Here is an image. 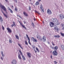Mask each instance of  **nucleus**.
<instances>
[{
  "label": "nucleus",
  "instance_id": "nucleus-59",
  "mask_svg": "<svg viewBox=\"0 0 64 64\" xmlns=\"http://www.w3.org/2000/svg\"><path fill=\"white\" fill-rule=\"evenodd\" d=\"M50 53H52V51H50Z\"/></svg>",
  "mask_w": 64,
  "mask_h": 64
},
{
  "label": "nucleus",
  "instance_id": "nucleus-25",
  "mask_svg": "<svg viewBox=\"0 0 64 64\" xmlns=\"http://www.w3.org/2000/svg\"><path fill=\"white\" fill-rule=\"evenodd\" d=\"M15 36L16 38L17 39H18V40H19V36H18L17 35H16Z\"/></svg>",
  "mask_w": 64,
  "mask_h": 64
},
{
  "label": "nucleus",
  "instance_id": "nucleus-47",
  "mask_svg": "<svg viewBox=\"0 0 64 64\" xmlns=\"http://www.w3.org/2000/svg\"><path fill=\"white\" fill-rule=\"evenodd\" d=\"M50 57L52 58V56H51Z\"/></svg>",
  "mask_w": 64,
  "mask_h": 64
},
{
  "label": "nucleus",
  "instance_id": "nucleus-23",
  "mask_svg": "<svg viewBox=\"0 0 64 64\" xmlns=\"http://www.w3.org/2000/svg\"><path fill=\"white\" fill-rule=\"evenodd\" d=\"M60 35L62 36V37H64V33H62V32H60Z\"/></svg>",
  "mask_w": 64,
  "mask_h": 64
},
{
  "label": "nucleus",
  "instance_id": "nucleus-18",
  "mask_svg": "<svg viewBox=\"0 0 64 64\" xmlns=\"http://www.w3.org/2000/svg\"><path fill=\"white\" fill-rule=\"evenodd\" d=\"M2 13H3L4 17H6V18H8V17H7V15H6L4 13V12H3V10H2Z\"/></svg>",
  "mask_w": 64,
  "mask_h": 64
},
{
  "label": "nucleus",
  "instance_id": "nucleus-45",
  "mask_svg": "<svg viewBox=\"0 0 64 64\" xmlns=\"http://www.w3.org/2000/svg\"><path fill=\"white\" fill-rule=\"evenodd\" d=\"M14 0V1H15V2H16V3H17V1L16 0Z\"/></svg>",
  "mask_w": 64,
  "mask_h": 64
},
{
  "label": "nucleus",
  "instance_id": "nucleus-8",
  "mask_svg": "<svg viewBox=\"0 0 64 64\" xmlns=\"http://www.w3.org/2000/svg\"><path fill=\"white\" fill-rule=\"evenodd\" d=\"M54 24L52 22H50V25L51 27H53L54 26Z\"/></svg>",
  "mask_w": 64,
  "mask_h": 64
},
{
  "label": "nucleus",
  "instance_id": "nucleus-52",
  "mask_svg": "<svg viewBox=\"0 0 64 64\" xmlns=\"http://www.w3.org/2000/svg\"><path fill=\"white\" fill-rule=\"evenodd\" d=\"M34 21H35V18H34Z\"/></svg>",
  "mask_w": 64,
  "mask_h": 64
},
{
  "label": "nucleus",
  "instance_id": "nucleus-19",
  "mask_svg": "<svg viewBox=\"0 0 64 64\" xmlns=\"http://www.w3.org/2000/svg\"><path fill=\"white\" fill-rule=\"evenodd\" d=\"M54 37L55 38H59L60 37V36H59V35H58L57 36H54Z\"/></svg>",
  "mask_w": 64,
  "mask_h": 64
},
{
  "label": "nucleus",
  "instance_id": "nucleus-26",
  "mask_svg": "<svg viewBox=\"0 0 64 64\" xmlns=\"http://www.w3.org/2000/svg\"><path fill=\"white\" fill-rule=\"evenodd\" d=\"M39 4V3L38 2H36V5H38Z\"/></svg>",
  "mask_w": 64,
  "mask_h": 64
},
{
  "label": "nucleus",
  "instance_id": "nucleus-42",
  "mask_svg": "<svg viewBox=\"0 0 64 64\" xmlns=\"http://www.w3.org/2000/svg\"><path fill=\"white\" fill-rule=\"evenodd\" d=\"M62 27H64V24H62Z\"/></svg>",
  "mask_w": 64,
  "mask_h": 64
},
{
  "label": "nucleus",
  "instance_id": "nucleus-2",
  "mask_svg": "<svg viewBox=\"0 0 64 64\" xmlns=\"http://www.w3.org/2000/svg\"><path fill=\"white\" fill-rule=\"evenodd\" d=\"M59 18L61 20H63L64 18V15L62 14H60L58 15Z\"/></svg>",
  "mask_w": 64,
  "mask_h": 64
},
{
  "label": "nucleus",
  "instance_id": "nucleus-53",
  "mask_svg": "<svg viewBox=\"0 0 64 64\" xmlns=\"http://www.w3.org/2000/svg\"><path fill=\"white\" fill-rule=\"evenodd\" d=\"M12 8H13V6H12Z\"/></svg>",
  "mask_w": 64,
  "mask_h": 64
},
{
  "label": "nucleus",
  "instance_id": "nucleus-16",
  "mask_svg": "<svg viewBox=\"0 0 64 64\" xmlns=\"http://www.w3.org/2000/svg\"><path fill=\"white\" fill-rule=\"evenodd\" d=\"M40 7L41 9L42 10V11L43 12H44V9H43V8L42 6H41Z\"/></svg>",
  "mask_w": 64,
  "mask_h": 64
},
{
  "label": "nucleus",
  "instance_id": "nucleus-30",
  "mask_svg": "<svg viewBox=\"0 0 64 64\" xmlns=\"http://www.w3.org/2000/svg\"><path fill=\"white\" fill-rule=\"evenodd\" d=\"M3 52H1V54L2 55V56L3 57H4V54H3Z\"/></svg>",
  "mask_w": 64,
  "mask_h": 64
},
{
  "label": "nucleus",
  "instance_id": "nucleus-40",
  "mask_svg": "<svg viewBox=\"0 0 64 64\" xmlns=\"http://www.w3.org/2000/svg\"><path fill=\"white\" fill-rule=\"evenodd\" d=\"M13 24L14 25H15V22H13Z\"/></svg>",
  "mask_w": 64,
  "mask_h": 64
},
{
  "label": "nucleus",
  "instance_id": "nucleus-43",
  "mask_svg": "<svg viewBox=\"0 0 64 64\" xmlns=\"http://www.w3.org/2000/svg\"><path fill=\"white\" fill-rule=\"evenodd\" d=\"M29 9L30 10H31V7H30V6H29Z\"/></svg>",
  "mask_w": 64,
  "mask_h": 64
},
{
  "label": "nucleus",
  "instance_id": "nucleus-20",
  "mask_svg": "<svg viewBox=\"0 0 64 64\" xmlns=\"http://www.w3.org/2000/svg\"><path fill=\"white\" fill-rule=\"evenodd\" d=\"M54 29L55 30H57V31H58L59 30V29L57 27H57H55L54 28Z\"/></svg>",
  "mask_w": 64,
  "mask_h": 64
},
{
  "label": "nucleus",
  "instance_id": "nucleus-10",
  "mask_svg": "<svg viewBox=\"0 0 64 64\" xmlns=\"http://www.w3.org/2000/svg\"><path fill=\"white\" fill-rule=\"evenodd\" d=\"M47 13H48V14H52L51 11L49 9H48L47 10Z\"/></svg>",
  "mask_w": 64,
  "mask_h": 64
},
{
  "label": "nucleus",
  "instance_id": "nucleus-57",
  "mask_svg": "<svg viewBox=\"0 0 64 64\" xmlns=\"http://www.w3.org/2000/svg\"><path fill=\"white\" fill-rule=\"evenodd\" d=\"M37 38L38 39V36H37Z\"/></svg>",
  "mask_w": 64,
  "mask_h": 64
},
{
  "label": "nucleus",
  "instance_id": "nucleus-13",
  "mask_svg": "<svg viewBox=\"0 0 64 64\" xmlns=\"http://www.w3.org/2000/svg\"><path fill=\"white\" fill-rule=\"evenodd\" d=\"M12 63L13 64H16V60H13L12 61Z\"/></svg>",
  "mask_w": 64,
  "mask_h": 64
},
{
  "label": "nucleus",
  "instance_id": "nucleus-41",
  "mask_svg": "<svg viewBox=\"0 0 64 64\" xmlns=\"http://www.w3.org/2000/svg\"><path fill=\"white\" fill-rule=\"evenodd\" d=\"M14 25L13 24H12L11 25V26L12 27H13L14 26Z\"/></svg>",
  "mask_w": 64,
  "mask_h": 64
},
{
  "label": "nucleus",
  "instance_id": "nucleus-17",
  "mask_svg": "<svg viewBox=\"0 0 64 64\" xmlns=\"http://www.w3.org/2000/svg\"><path fill=\"white\" fill-rule=\"evenodd\" d=\"M58 46H55L54 49V50H57L58 49Z\"/></svg>",
  "mask_w": 64,
  "mask_h": 64
},
{
  "label": "nucleus",
  "instance_id": "nucleus-6",
  "mask_svg": "<svg viewBox=\"0 0 64 64\" xmlns=\"http://www.w3.org/2000/svg\"><path fill=\"white\" fill-rule=\"evenodd\" d=\"M7 30L8 32V33H12V30L9 28H7Z\"/></svg>",
  "mask_w": 64,
  "mask_h": 64
},
{
  "label": "nucleus",
  "instance_id": "nucleus-24",
  "mask_svg": "<svg viewBox=\"0 0 64 64\" xmlns=\"http://www.w3.org/2000/svg\"><path fill=\"white\" fill-rule=\"evenodd\" d=\"M61 47L62 50H64V45H62L61 46Z\"/></svg>",
  "mask_w": 64,
  "mask_h": 64
},
{
  "label": "nucleus",
  "instance_id": "nucleus-48",
  "mask_svg": "<svg viewBox=\"0 0 64 64\" xmlns=\"http://www.w3.org/2000/svg\"><path fill=\"white\" fill-rule=\"evenodd\" d=\"M38 2H40V1H41V0H38Z\"/></svg>",
  "mask_w": 64,
  "mask_h": 64
},
{
  "label": "nucleus",
  "instance_id": "nucleus-14",
  "mask_svg": "<svg viewBox=\"0 0 64 64\" xmlns=\"http://www.w3.org/2000/svg\"><path fill=\"white\" fill-rule=\"evenodd\" d=\"M23 14L25 16H26V17L28 16V14L27 13H26V12H23Z\"/></svg>",
  "mask_w": 64,
  "mask_h": 64
},
{
  "label": "nucleus",
  "instance_id": "nucleus-9",
  "mask_svg": "<svg viewBox=\"0 0 64 64\" xmlns=\"http://www.w3.org/2000/svg\"><path fill=\"white\" fill-rule=\"evenodd\" d=\"M32 41L34 42H38V40H37L36 38H34V37H32Z\"/></svg>",
  "mask_w": 64,
  "mask_h": 64
},
{
  "label": "nucleus",
  "instance_id": "nucleus-29",
  "mask_svg": "<svg viewBox=\"0 0 64 64\" xmlns=\"http://www.w3.org/2000/svg\"><path fill=\"white\" fill-rule=\"evenodd\" d=\"M36 50L37 51H38V52H39L40 51L39 50H38V48H36Z\"/></svg>",
  "mask_w": 64,
  "mask_h": 64
},
{
  "label": "nucleus",
  "instance_id": "nucleus-56",
  "mask_svg": "<svg viewBox=\"0 0 64 64\" xmlns=\"http://www.w3.org/2000/svg\"><path fill=\"white\" fill-rule=\"evenodd\" d=\"M62 29L64 30V27L62 28Z\"/></svg>",
  "mask_w": 64,
  "mask_h": 64
},
{
  "label": "nucleus",
  "instance_id": "nucleus-46",
  "mask_svg": "<svg viewBox=\"0 0 64 64\" xmlns=\"http://www.w3.org/2000/svg\"><path fill=\"white\" fill-rule=\"evenodd\" d=\"M1 58L2 60H3V58H2V57H1Z\"/></svg>",
  "mask_w": 64,
  "mask_h": 64
},
{
  "label": "nucleus",
  "instance_id": "nucleus-5",
  "mask_svg": "<svg viewBox=\"0 0 64 64\" xmlns=\"http://www.w3.org/2000/svg\"><path fill=\"white\" fill-rule=\"evenodd\" d=\"M19 22L21 25L22 26V28H24V29H26V27L24 25V24H22V23H21L19 21Z\"/></svg>",
  "mask_w": 64,
  "mask_h": 64
},
{
  "label": "nucleus",
  "instance_id": "nucleus-4",
  "mask_svg": "<svg viewBox=\"0 0 64 64\" xmlns=\"http://www.w3.org/2000/svg\"><path fill=\"white\" fill-rule=\"evenodd\" d=\"M19 52H20V55H21L22 56V57L23 58V59H24V60H26L25 58V57H24V56L23 55V54H22V52H21V50H19Z\"/></svg>",
  "mask_w": 64,
  "mask_h": 64
},
{
  "label": "nucleus",
  "instance_id": "nucleus-55",
  "mask_svg": "<svg viewBox=\"0 0 64 64\" xmlns=\"http://www.w3.org/2000/svg\"><path fill=\"white\" fill-rule=\"evenodd\" d=\"M33 48H35V46Z\"/></svg>",
  "mask_w": 64,
  "mask_h": 64
},
{
  "label": "nucleus",
  "instance_id": "nucleus-33",
  "mask_svg": "<svg viewBox=\"0 0 64 64\" xmlns=\"http://www.w3.org/2000/svg\"><path fill=\"white\" fill-rule=\"evenodd\" d=\"M0 20H1L2 21H3V20H2V18L1 16H0Z\"/></svg>",
  "mask_w": 64,
  "mask_h": 64
},
{
  "label": "nucleus",
  "instance_id": "nucleus-44",
  "mask_svg": "<svg viewBox=\"0 0 64 64\" xmlns=\"http://www.w3.org/2000/svg\"><path fill=\"white\" fill-rule=\"evenodd\" d=\"M24 24H26V22L25 21H24Z\"/></svg>",
  "mask_w": 64,
  "mask_h": 64
},
{
  "label": "nucleus",
  "instance_id": "nucleus-21",
  "mask_svg": "<svg viewBox=\"0 0 64 64\" xmlns=\"http://www.w3.org/2000/svg\"><path fill=\"white\" fill-rule=\"evenodd\" d=\"M8 10H10V12L11 13H13V11L12 10H11V9H10V8H9Z\"/></svg>",
  "mask_w": 64,
  "mask_h": 64
},
{
  "label": "nucleus",
  "instance_id": "nucleus-27",
  "mask_svg": "<svg viewBox=\"0 0 64 64\" xmlns=\"http://www.w3.org/2000/svg\"><path fill=\"white\" fill-rule=\"evenodd\" d=\"M35 12L36 13H37V14H40L39 12H38L36 10H35Z\"/></svg>",
  "mask_w": 64,
  "mask_h": 64
},
{
  "label": "nucleus",
  "instance_id": "nucleus-38",
  "mask_svg": "<svg viewBox=\"0 0 64 64\" xmlns=\"http://www.w3.org/2000/svg\"><path fill=\"white\" fill-rule=\"evenodd\" d=\"M52 45H53V46H55V44H54V43H53V42H52Z\"/></svg>",
  "mask_w": 64,
  "mask_h": 64
},
{
  "label": "nucleus",
  "instance_id": "nucleus-54",
  "mask_svg": "<svg viewBox=\"0 0 64 64\" xmlns=\"http://www.w3.org/2000/svg\"><path fill=\"white\" fill-rule=\"evenodd\" d=\"M6 1V2H7L8 1H7V0H5Z\"/></svg>",
  "mask_w": 64,
  "mask_h": 64
},
{
  "label": "nucleus",
  "instance_id": "nucleus-22",
  "mask_svg": "<svg viewBox=\"0 0 64 64\" xmlns=\"http://www.w3.org/2000/svg\"><path fill=\"white\" fill-rule=\"evenodd\" d=\"M18 58L20 59V60H21V56L20 55V54H18Z\"/></svg>",
  "mask_w": 64,
  "mask_h": 64
},
{
  "label": "nucleus",
  "instance_id": "nucleus-12",
  "mask_svg": "<svg viewBox=\"0 0 64 64\" xmlns=\"http://www.w3.org/2000/svg\"><path fill=\"white\" fill-rule=\"evenodd\" d=\"M53 21L55 22H56V23H58V20L56 18H55L54 20Z\"/></svg>",
  "mask_w": 64,
  "mask_h": 64
},
{
  "label": "nucleus",
  "instance_id": "nucleus-28",
  "mask_svg": "<svg viewBox=\"0 0 64 64\" xmlns=\"http://www.w3.org/2000/svg\"><path fill=\"white\" fill-rule=\"evenodd\" d=\"M18 45L19 46H20V47L22 49H23V48L22 47V46H21V45H20V44H18Z\"/></svg>",
  "mask_w": 64,
  "mask_h": 64
},
{
  "label": "nucleus",
  "instance_id": "nucleus-39",
  "mask_svg": "<svg viewBox=\"0 0 64 64\" xmlns=\"http://www.w3.org/2000/svg\"><path fill=\"white\" fill-rule=\"evenodd\" d=\"M54 62L55 64H57V62L56 61H54Z\"/></svg>",
  "mask_w": 64,
  "mask_h": 64
},
{
  "label": "nucleus",
  "instance_id": "nucleus-51",
  "mask_svg": "<svg viewBox=\"0 0 64 64\" xmlns=\"http://www.w3.org/2000/svg\"><path fill=\"white\" fill-rule=\"evenodd\" d=\"M19 17H20V18H22L20 16H18Z\"/></svg>",
  "mask_w": 64,
  "mask_h": 64
},
{
  "label": "nucleus",
  "instance_id": "nucleus-31",
  "mask_svg": "<svg viewBox=\"0 0 64 64\" xmlns=\"http://www.w3.org/2000/svg\"><path fill=\"white\" fill-rule=\"evenodd\" d=\"M25 44L26 45H28V43H27V41H25Z\"/></svg>",
  "mask_w": 64,
  "mask_h": 64
},
{
  "label": "nucleus",
  "instance_id": "nucleus-34",
  "mask_svg": "<svg viewBox=\"0 0 64 64\" xmlns=\"http://www.w3.org/2000/svg\"><path fill=\"white\" fill-rule=\"evenodd\" d=\"M39 39H40V41H42V39L41 37H39Z\"/></svg>",
  "mask_w": 64,
  "mask_h": 64
},
{
  "label": "nucleus",
  "instance_id": "nucleus-11",
  "mask_svg": "<svg viewBox=\"0 0 64 64\" xmlns=\"http://www.w3.org/2000/svg\"><path fill=\"white\" fill-rule=\"evenodd\" d=\"M27 55L29 57V58H30L31 57V53H27Z\"/></svg>",
  "mask_w": 64,
  "mask_h": 64
},
{
  "label": "nucleus",
  "instance_id": "nucleus-3",
  "mask_svg": "<svg viewBox=\"0 0 64 64\" xmlns=\"http://www.w3.org/2000/svg\"><path fill=\"white\" fill-rule=\"evenodd\" d=\"M52 54L54 56H57L58 55V53L56 50H54Z\"/></svg>",
  "mask_w": 64,
  "mask_h": 64
},
{
  "label": "nucleus",
  "instance_id": "nucleus-15",
  "mask_svg": "<svg viewBox=\"0 0 64 64\" xmlns=\"http://www.w3.org/2000/svg\"><path fill=\"white\" fill-rule=\"evenodd\" d=\"M42 39H43V41L44 42V41H46V38L44 36H43L42 38Z\"/></svg>",
  "mask_w": 64,
  "mask_h": 64
},
{
  "label": "nucleus",
  "instance_id": "nucleus-36",
  "mask_svg": "<svg viewBox=\"0 0 64 64\" xmlns=\"http://www.w3.org/2000/svg\"><path fill=\"white\" fill-rule=\"evenodd\" d=\"M9 42L10 43H12V41H11V40H9Z\"/></svg>",
  "mask_w": 64,
  "mask_h": 64
},
{
  "label": "nucleus",
  "instance_id": "nucleus-49",
  "mask_svg": "<svg viewBox=\"0 0 64 64\" xmlns=\"http://www.w3.org/2000/svg\"><path fill=\"white\" fill-rule=\"evenodd\" d=\"M60 23H58V24H57V25H60Z\"/></svg>",
  "mask_w": 64,
  "mask_h": 64
},
{
  "label": "nucleus",
  "instance_id": "nucleus-32",
  "mask_svg": "<svg viewBox=\"0 0 64 64\" xmlns=\"http://www.w3.org/2000/svg\"><path fill=\"white\" fill-rule=\"evenodd\" d=\"M32 25L33 27H34V23H33L32 22Z\"/></svg>",
  "mask_w": 64,
  "mask_h": 64
},
{
  "label": "nucleus",
  "instance_id": "nucleus-1",
  "mask_svg": "<svg viewBox=\"0 0 64 64\" xmlns=\"http://www.w3.org/2000/svg\"><path fill=\"white\" fill-rule=\"evenodd\" d=\"M0 7L1 8H2V9H3V10L5 11L7 13V9L6 8H5L4 6L2 5V4H0Z\"/></svg>",
  "mask_w": 64,
  "mask_h": 64
},
{
  "label": "nucleus",
  "instance_id": "nucleus-35",
  "mask_svg": "<svg viewBox=\"0 0 64 64\" xmlns=\"http://www.w3.org/2000/svg\"><path fill=\"white\" fill-rule=\"evenodd\" d=\"M2 28L3 30H4V27L3 26H2Z\"/></svg>",
  "mask_w": 64,
  "mask_h": 64
},
{
  "label": "nucleus",
  "instance_id": "nucleus-37",
  "mask_svg": "<svg viewBox=\"0 0 64 64\" xmlns=\"http://www.w3.org/2000/svg\"><path fill=\"white\" fill-rule=\"evenodd\" d=\"M15 10L16 11H17V8H15Z\"/></svg>",
  "mask_w": 64,
  "mask_h": 64
},
{
  "label": "nucleus",
  "instance_id": "nucleus-7",
  "mask_svg": "<svg viewBox=\"0 0 64 64\" xmlns=\"http://www.w3.org/2000/svg\"><path fill=\"white\" fill-rule=\"evenodd\" d=\"M26 37H27L28 38V43L30 44V45H31V44L30 43V38L28 36V35H27V34H26Z\"/></svg>",
  "mask_w": 64,
  "mask_h": 64
},
{
  "label": "nucleus",
  "instance_id": "nucleus-58",
  "mask_svg": "<svg viewBox=\"0 0 64 64\" xmlns=\"http://www.w3.org/2000/svg\"><path fill=\"white\" fill-rule=\"evenodd\" d=\"M30 1H31V0H29Z\"/></svg>",
  "mask_w": 64,
  "mask_h": 64
},
{
  "label": "nucleus",
  "instance_id": "nucleus-50",
  "mask_svg": "<svg viewBox=\"0 0 64 64\" xmlns=\"http://www.w3.org/2000/svg\"><path fill=\"white\" fill-rule=\"evenodd\" d=\"M34 51L35 52V53H36V52H37V51H36V50H34Z\"/></svg>",
  "mask_w": 64,
  "mask_h": 64
}]
</instances>
